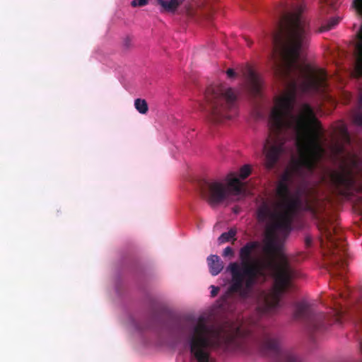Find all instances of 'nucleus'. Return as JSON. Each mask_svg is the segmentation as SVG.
Returning <instances> with one entry per match:
<instances>
[{
	"label": "nucleus",
	"instance_id": "obj_1",
	"mask_svg": "<svg viewBox=\"0 0 362 362\" xmlns=\"http://www.w3.org/2000/svg\"><path fill=\"white\" fill-rule=\"evenodd\" d=\"M305 8L303 3H280L275 8L276 30L272 35V67L276 77L291 83V88L276 100L269 118V134L263 147L264 167L272 170L285 152L286 133L292 131L298 151L293 173L300 177L313 175L325 150L321 144L323 130L312 107L303 103L299 112L293 114L296 78H302L303 92L328 98L326 72L299 62L300 52L308 47L311 35L310 24L303 15Z\"/></svg>",
	"mask_w": 362,
	"mask_h": 362
},
{
	"label": "nucleus",
	"instance_id": "obj_2",
	"mask_svg": "<svg viewBox=\"0 0 362 362\" xmlns=\"http://www.w3.org/2000/svg\"><path fill=\"white\" fill-rule=\"evenodd\" d=\"M291 174L286 172L278 182L276 194L279 202L263 200L257 208L258 221H270L261 262L257 264L253 257L259 243L249 241L240 249V262H231L227 267L231 276L228 292L237 293L243 300L254 298L262 313L274 311L279 306L282 295L300 276L296 266L298 257L287 255L276 237L277 233L283 235L290 233L300 204L298 198L291 194Z\"/></svg>",
	"mask_w": 362,
	"mask_h": 362
},
{
	"label": "nucleus",
	"instance_id": "obj_3",
	"mask_svg": "<svg viewBox=\"0 0 362 362\" xmlns=\"http://www.w3.org/2000/svg\"><path fill=\"white\" fill-rule=\"evenodd\" d=\"M329 313H315L313 307L306 301H300L294 305L293 317L295 320L304 322L310 334H315L326 330L328 326L341 324L346 319H351L355 326L357 340L362 354V299L354 308L344 310L340 303L334 301Z\"/></svg>",
	"mask_w": 362,
	"mask_h": 362
},
{
	"label": "nucleus",
	"instance_id": "obj_4",
	"mask_svg": "<svg viewBox=\"0 0 362 362\" xmlns=\"http://www.w3.org/2000/svg\"><path fill=\"white\" fill-rule=\"evenodd\" d=\"M185 341L197 362H209L211 351L221 348L226 339L220 329L208 325L204 317H200L187 329Z\"/></svg>",
	"mask_w": 362,
	"mask_h": 362
},
{
	"label": "nucleus",
	"instance_id": "obj_5",
	"mask_svg": "<svg viewBox=\"0 0 362 362\" xmlns=\"http://www.w3.org/2000/svg\"><path fill=\"white\" fill-rule=\"evenodd\" d=\"M318 227L326 240H321V246L325 250L328 271L332 278L339 277L344 281L347 248L337 224L327 218L322 219Z\"/></svg>",
	"mask_w": 362,
	"mask_h": 362
},
{
	"label": "nucleus",
	"instance_id": "obj_6",
	"mask_svg": "<svg viewBox=\"0 0 362 362\" xmlns=\"http://www.w3.org/2000/svg\"><path fill=\"white\" fill-rule=\"evenodd\" d=\"M206 105L203 107L214 122L231 119L237 115V95L231 88L210 86L205 92Z\"/></svg>",
	"mask_w": 362,
	"mask_h": 362
},
{
	"label": "nucleus",
	"instance_id": "obj_7",
	"mask_svg": "<svg viewBox=\"0 0 362 362\" xmlns=\"http://www.w3.org/2000/svg\"><path fill=\"white\" fill-rule=\"evenodd\" d=\"M226 181L228 183L227 185L218 181L202 180L199 182L200 193L211 206L223 202L230 195L241 194L242 183L235 173H229L226 177Z\"/></svg>",
	"mask_w": 362,
	"mask_h": 362
},
{
	"label": "nucleus",
	"instance_id": "obj_8",
	"mask_svg": "<svg viewBox=\"0 0 362 362\" xmlns=\"http://www.w3.org/2000/svg\"><path fill=\"white\" fill-rule=\"evenodd\" d=\"M262 347L274 362H302L293 352L282 349L279 339L269 332L264 334Z\"/></svg>",
	"mask_w": 362,
	"mask_h": 362
},
{
	"label": "nucleus",
	"instance_id": "obj_9",
	"mask_svg": "<svg viewBox=\"0 0 362 362\" xmlns=\"http://www.w3.org/2000/svg\"><path fill=\"white\" fill-rule=\"evenodd\" d=\"M352 6L356 13L362 16V0H353ZM358 42L356 45V57L354 74L356 77L362 76V26L357 33Z\"/></svg>",
	"mask_w": 362,
	"mask_h": 362
},
{
	"label": "nucleus",
	"instance_id": "obj_10",
	"mask_svg": "<svg viewBox=\"0 0 362 362\" xmlns=\"http://www.w3.org/2000/svg\"><path fill=\"white\" fill-rule=\"evenodd\" d=\"M248 88L254 96L261 94L262 82L260 76L252 67L247 66L244 73Z\"/></svg>",
	"mask_w": 362,
	"mask_h": 362
},
{
	"label": "nucleus",
	"instance_id": "obj_11",
	"mask_svg": "<svg viewBox=\"0 0 362 362\" xmlns=\"http://www.w3.org/2000/svg\"><path fill=\"white\" fill-rule=\"evenodd\" d=\"M210 273L213 276L218 275L223 269V263L218 255H211L207 257Z\"/></svg>",
	"mask_w": 362,
	"mask_h": 362
},
{
	"label": "nucleus",
	"instance_id": "obj_12",
	"mask_svg": "<svg viewBox=\"0 0 362 362\" xmlns=\"http://www.w3.org/2000/svg\"><path fill=\"white\" fill-rule=\"evenodd\" d=\"M185 1V0H158V4L160 6L161 11L175 13Z\"/></svg>",
	"mask_w": 362,
	"mask_h": 362
},
{
	"label": "nucleus",
	"instance_id": "obj_13",
	"mask_svg": "<svg viewBox=\"0 0 362 362\" xmlns=\"http://www.w3.org/2000/svg\"><path fill=\"white\" fill-rule=\"evenodd\" d=\"M353 122L357 126L362 127V90L359 92L358 108L353 114Z\"/></svg>",
	"mask_w": 362,
	"mask_h": 362
},
{
	"label": "nucleus",
	"instance_id": "obj_14",
	"mask_svg": "<svg viewBox=\"0 0 362 362\" xmlns=\"http://www.w3.org/2000/svg\"><path fill=\"white\" fill-rule=\"evenodd\" d=\"M339 17H332L329 18L327 21L322 24L319 28V32L322 33L334 29L339 24Z\"/></svg>",
	"mask_w": 362,
	"mask_h": 362
},
{
	"label": "nucleus",
	"instance_id": "obj_15",
	"mask_svg": "<svg viewBox=\"0 0 362 362\" xmlns=\"http://www.w3.org/2000/svg\"><path fill=\"white\" fill-rule=\"evenodd\" d=\"M236 235V230L230 228L228 232L223 233L218 238V244H223L230 241L231 240H235V236Z\"/></svg>",
	"mask_w": 362,
	"mask_h": 362
},
{
	"label": "nucleus",
	"instance_id": "obj_16",
	"mask_svg": "<svg viewBox=\"0 0 362 362\" xmlns=\"http://www.w3.org/2000/svg\"><path fill=\"white\" fill-rule=\"evenodd\" d=\"M134 106L136 110L141 114H146L148 107L146 101L144 99L137 98L134 100Z\"/></svg>",
	"mask_w": 362,
	"mask_h": 362
},
{
	"label": "nucleus",
	"instance_id": "obj_17",
	"mask_svg": "<svg viewBox=\"0 0 362 362\" xmlns=\"http://www.w3.org/2000/svg\"><path fill=\"white\" fill-rule=\"evenodd\" d=\"M251 173L250 166L245 165L240 169V177L243 180L247 178Z\"/></svg>",
	"mask_w": 362,
	"mask_h": 362
},
{
	"label": "nucleus",
	"instance_id": "obj_18",
	"mask_svg": "<svg viewBox=\"0 0 362 362\" xmlns=\"http://www.w3.org/2000/svg\"><path fill=\"white\" fill-rule=\"evenodd\" d=\"M148 3V0H133L131 2V6L132 7H137V6H144L147 5Z\"/></svg>",
	"mask_w": 362,
	"mask_h": 362
},
{
	"label": "nucleus",
	"instance_id": "obj_19",
	"mask_svg": "<svg viewBox=\"0 0 362 362\" xmlns=\"http://www.w3.org/2000/svg\"><path fill=\"white\" fill-rule=\"evenodd\" d=\"M185 12L188 16H189V17L194 16V11H193V5L191 3L188 2L187 4H185Z\"/></svg>",
	"mask_w": 362,
	"mask_h": 362
},
{
	"label": "nucleus",
	"instance_id": "obj_20",
	"mask_svg": "<svg viewBox=\"0 0 362 362\" xmlns=\"http://www.w3.org/2000/svg\"><path fill=\"white\" fill-rule=\"evenodd\" d=\"M233 254H234L233 250L230 247H226L223 252V256H224V257L233 256Z\"/></svg>",
	"mask_w": 362,
	"mask_h": 362
},
{
	"label": "nucleus",
	"instance_id": "obj_21",
	"mask_svg": "<svg viewBox=\"0 0 362 362\" xmlns=\"http://www.w3.org/2000/svg\"><path fill=\"white\" fill-rule=\"evenodd\" d=\"M211 295L212 297L216 296L218 291H219V287L215 286H211Z\"/></svg>",
	"mask_w": 362,
	"mask_h": 362
},
{
	"label": "nucleus",
	"instance_id": "obj_22",
	"mask_svg": "<svg viewBox=\"0 0 362 362\" xmlns=\"http://www.w3.org/2000/svg\"><path fill=\"white\" fill-rule=\"evenodd\" d=\"M226 74L228 78H234L236 76V73L233 69H228L226 71Z\"/></svg>",
	"mask_w": 362,
	"mask_h": 362
},
{
	"label": "nucleus",
	"instance_id": "obj_23",
	"mask_svg": "<svg viewBox=\"0 0 362 362\" xmlns=\"http://www.w3.org/2000/svg\"><path fill=\"white\" fill-rule=\"evenodd\" d=\"M176 327H177V330L182 333L185 332V330L184 329V328L180 323L176 325Z\"/></svg>",
	"mask_w": 362,
	"mask_h": 362
},
{
	"label": "nucleus",
	"instance_id": "obj_24",
	"mask_svg": "<svg viewBox=\"0 0 362 362\" xmlns=\"http://www.w3.org/2000/svg\"><path fill=\"white\" fill-rule=\"evenodd\" d=\"M129 45H130V40L129 38H127L124 41V46L126 47H129Z\"/></svg>",
	"mask_w": 362,
	"mask_h": 362
},
{
	"label": "nucleus",
	"instance_id": "obj_25",
	"mask_svg": "<svg viewBox=\"0 0 362 362\" xmlns=\"http://www.w3.org/2000/svg\"><path fill=\"white\" fill-rule=\"evenodd\" d=\"M240 334H241L240 329V328H238V329H237V331H236V335H238H238H240Z\"/></svg>",
	"mask_w": 362,
	"mask_h": 362
},
{
	"label": "nucleus",
	"instance_id": "obj_26",
	"mask_svg": "<svg viewBox=\"0 0 362 362\" xmlns=\"http://www.w3.org/2000/svg\"><path fill=\"white\" fill-rule=\"evenodd\" d=\"M245 40H246V41H247V45H248L249 46H250V45H252V41H250V40H247V39H245Z\"/></svg>",
	"mask_w": 362,
	"mask_h": 362
},
{
	"label": "nucleus",
	"instance_id": "obj_27",
	"mask_svg": "<svg viewBox=\"0 0 362 362\" xmlns=\"http://www.w3.org/2000/svg\"><path fill=\"white\" fill-rule=\"evenodd\" d=\"M326 4H329V0H326Z\"/></svg>",
	"mask_w": 362,
	"mask_h": 362
},
{
	"label": "nucleus",
	"instance_id": "obj_28",
	"mask_svg": "<svg viewBox=\"0 0 362 362\" xmlns=\"http://www.w3.org/2000/svg\"><path fill=\"white\" fill-rule=\"evenodd\" d=\"M321 12H324V8H322Z\"/></svg>",
	"mask_w": 362,
	"mask_h": 362
},
{
	"label": "nucleus",
	"instance_id": "obj_29",
	"mask_svg": "<svg viewBox=\"0 0 362 362\" xmlns=\"http://www.w3.org/2000/svg\"><path fill=\"white\" fill-rule=\"evenodd\" d=\"M157 3L158 2V0H156Z\"/></svg>",
	"mask_w": 362,
	"mask_h": 362
}]
</instances>
